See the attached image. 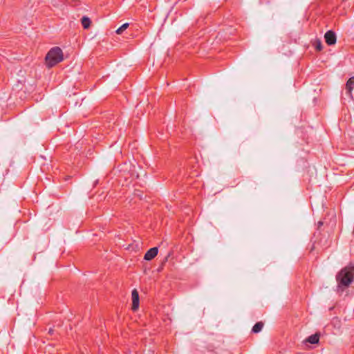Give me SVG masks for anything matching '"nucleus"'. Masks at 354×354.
<instances>
[{"label": "nucleus", "mask_w": 354, "mask_h": 354, "mask_svg": "<svg viewBox=\"0 0 354 354\" xmlns=\"http://www.w3.org/2000/svg\"><path fill=\"white\" fill-rule=\"evenodd\" d=\"M339 286H348L354 278V265L350 264L343 268L336 277Z\"/></svg>", "instance_id": "1"}, {"label": "nucleus", "mask_w": 354, "mask_h": 354, "mask_svg": "<svg viewBox=\"0 0 354 354\" xmlns=\"http://www.w3.org/2000/svg\"><path fill=\"white\" fill-rule=\"evenodd\" d=\"M63 60V53L59 47L51 48L46 56V65L53 67Z\"/></svg>", "instance_id": "2"}, {"label": "nucleus", "mask_w": 354, "mask_h": 354, "mask_svg": "<svg viewBox=\"0 0 354 354\" xmlns=\"http://www.w3.org/2000/svg\"><path fill=\"white\" fill-rule=\"evenodd\" d=\"M327 44L331 46L336 43V35L333 30H328L324 35Z\"/></svg>", "instance_id": "3"}, {"label": "nucleus", "mask_w": 354, "mask_h": 354, "mask_svg": "<svg viewBox=\"0 0 354 354\" xmlns=\"http://www.w3.org/2000/svg\"><path fill=\"white\" fill-rule=\"evenodd\" d=\"M158 248L153 247L149 249L145 254L144 259L147 261H151L158 254Z\"/></svg>", "instance_id": "4"}, {"label": "nucleus", "mask_w": 354, "mask_h": 354, "mask_svg": "<svg viewBox=\"0 0 354 354\" xmlns=\"http://www.w3.org/2000/svg\"><path fill=\"white\" fill-rule=\"evenodd\" d=\"M132 296V309L136 310L139 306V295L136 290H133L131 292Z\"/></svg>", "instance_id": "5"}, {"label": "nucleus", "mask_w": 354, "mask_h": 354, "mask_svg": "<svg viewBox=\"0 0 354 354\" xmlns=\"http://www.w3.org/2000/svg\"><path fill=\"white\" fill-rule=\"evenodd\" d=\"M346 88L351 97H352V91L354 88V77L348 79L346 84Z\"/></svg>", "instance_id": "6"}, {"label": "nucleus", "mask_w": 354, "mask_h": 354, "mask_svg": "<svg viewBox=\"0 0 354 354\" xmlns=\"http://www.w3.org/2000/svg\"><path fill=\"white\" fill-rule=\"evenodd\" d=\"M319 339V336L317 333H316V334L309 336L307 338L306 342L310 344H315L318 343Z\"/></svg>", "instance_id": "7"}, {"label": "nucleus", "mask_w": 354, "mask_h": 354, "mask_svg": "<svg viewBox=\"0 0 354 354\" xmlns=\"http://www.w3.org/2000/svg\"><path fill=\"white\" fill-rule=\"evenodd\" d=\"M263 326V324L261 322H259L254 325V326L252 327V331L254 333H259L262 330Z\"/></svg>", "instance_id": "8"}, {"label": "nucleus", "mask_w": 354, "mask_h": 354, "mask_svg": "<svg viewBox=\"0 0 354 354\" xmlns=\"http://www.w3.org/2000/svg\"><path fill=\"white\" fill-rule=\"evenodd\" d=\"M91 21L88 17H83L82 19V24L84 28H88L90 26Z\"/></svg>", "instance_id": "9"}, {"label": "nucleus", "mask_w": 354, "mask_h": 354, "mask_svg": "<svg viewBox=\"0 0 354 354\" xmlns=\"http://www.w3.org/2000/svg\"><path fill=\"white\" fill-rule=\"evenodd\" d=\"M129 24L128 23H125V24H122L120 27H119L116 30V33L121 34L124 30H126L129 27Z\"/></svg>", "instance_id": "10"}, {"label": "nucleus", "mask_w": 354, "mask_h": 354, "mask_svg": "<svg viewBox=\"0 0 354 354\" xmlns=\"http://www.w3.org/2000/svg\"><path fill=\"white\" fill-rule=\"evenodd\" d=\"M315 48L318 50H321L322 49V44L319 41L316 44Z\"/></svg>", "instance_id": "11"}, {"label": "nucleus", "mask_w": 354, "mask_h": 354, "mask_svg": "<svg viewBox=\"0 0 354 354\" xmlns=\"http://www.w3.org/2000/svg\"><path fill=\"white\" fill-rule=\"evenodd\" d=\"M48 333L50 334H53V330L52 328H50Z\"/></svg>", "instance_id": "12"}, {"label": "nucleus", "mask_w": 354, "mask_h": 354, "mask_svg": "<svg viewBox=\"0 0 354 354\" xmlns=\"http://www.w3.org/2000/svg\"><path fill=\"white\" fill-rule=\"evenodd\" d=\"M323 225V222H322V221H319V222H318V225H319V226H321V225Z\"/></svg>", "instance_id": "13"}]
</instances>
